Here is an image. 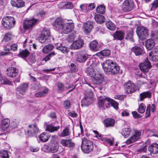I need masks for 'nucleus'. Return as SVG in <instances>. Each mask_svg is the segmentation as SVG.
<instances>
[{"instance_id": "1", "label": "nucleus", "mask_w": 158, "mask_h": 158, "mask_svg": "<svg viewBox=\"0 0 158 158\" xmlns=\"http://www.w3.org/2000/svg\"><path fill=\"white\" fill-rule=\"evenodd\" d=\"M102 66L106 72H110L112 74H117L120 70L119 66L115 62L110 60H107L103 62Z\"/></svg>"}, {"instance_id": "2", "label": "nucleus", "mask_w": 158, "mask_h": 158, "mask_svg": "<svg viewBox=\"0 0 158 158\" xmlns=\"http://www.w3.org/2000/svg\"><path fill=\"white\" fill-rule=\"evenodd\" d=\"M81 148L83 153L88 154L93 151L94 148L93 143L92 141L83 138L82 140Z\"/></svg>"}, {"instance_id": "3", "label": "nucleus", "mask_w": 158, "mask_h": 158, "mask_svg": "<svg viewBox=\"0 0 158 158\" xmlns=\"http://www.w3.org/2000/svg\"><path fill=\"white\" fill-rule=\"evenodd\" d=\"M16 22L13 17L6 16L3 18L2 20V24L4 27L10 29L13 27Z\"/></svg>"}, {"instance_id": "4", "label": "nucleus", "mask_w": 158, "mask_h": 158, "mask_svg": "<svg viewBox=\"0 0 158 158\" xmlns=\"http://www.w3.org/2000/svg\"><path fill=\"white\" fill-rule=\"evenodd\" d=\"M136 32L139 38L141 40L146 39L148 36V30L143 26L137 27Z\"/></svg>"}, {"instance_id": "5", "label": "nucleus", "mask_w": 158, "mask_h": 158, "mask_svg": "<svg viewBox=\"0 0 158 158\" xmlns=\"http://www.w3.org/2000/svg\"><path fill=\"white\" fill-rule=\"evenodd\" d=\"M69 22H65L60 30H61L62 34H68L73 30L74 26L73 21L67 20Z\"/></svg>"}, {"instance_id": "6", "label": "nucleus", "mask_w": 158, "mask_h": 158, "mask_svg": "<svg viewBox=\"0 0 158 158\" xmlns=\"http://www.w3.org/2000/svg\"><path fill=\"white\" fill-rule=\"evenodd\" d=\"M50 34L49 31L46 29H44L41 31L38 38V40L42 43H47L50 42L49 38Z\"/></svg>"}, {"instance_id": "7", "label": "nucleus", "mask_w": 158, "mask_h": 158, "mask_svg": "<svg viewBox=\"0 0 158 158\" xmlns=\"http://www.w3.org/2000/svg\"><path fill=\"white\" fill-rule=\"evenodd\" d=\"M40 20L41 19L40 18L38 19L33 18L32 19H26L24 21L23 23L24 29L25 30L32 29L33 27L38 23V21Z\"/></svg>"}, {"instance_id": "8", "label": "nucleus", "mask_w": 158, "mask_h": 158, "mask_svg": "<svg viewBox=\"0 0 158 158\" xmlns=\"http://www.w3.org/2000/svg\"><path fill=\"white\" fill-rule=\"evenodd\" d=\"M28 84L23 83L18 86L16 89V94L18 98H20L24 95L28 88Z\"/></svg>"}, {"instance_id": "9", "label": "nucleus", "mask_w": 158, "mask_h": 158, "mask_svg": "<svg viewBox=\"0 0 158 158\" xmlns=\"http://www.w3.org/2000/svg\"><path fill=\"white\" fill-rule=\"evenodd\" d=\"M25 133L30 137L35 136L39 132L38 128L35 124L29 125Z\"/></svg>"}, {"instance_id": "10", "label": "nucleus", "mask_w": 158, "mask_h": 158, "mask_svg": "<svg viewBox=\"0 0 158 158\" xmlns=\"http://www.w3.org/2000/svg\"><path fill=\"white\" fill-rule=\"evenodd\" d=\"M57 136L56 135H52V141L56 143H52L48 147L47 149L50 152L54 153L56 152L58 150V147L57 145Z\"/></svg>"}, {"instance_id": "11", "label": "nucleus", "mask_w": 158, "mask_h": 158, "mask_svg": "<svg viewBox=\"0 0 158 158\" xmlns=\"http://www.w3.org/2000/svg\"><path fill=\"white\" fill-rule=\"evenodd\" d=\"M124 87L127 93L128 94L134 93L136 90L135 85L131 81L125 83L124 84Z\"/></svg>"}, {"instance_id": "12", "label": "nucleus", "mask_w": 158, "mask_h": 158, "mask_svg": "<svg viewBox=\"0 0 158 158\" xmlns=\"http://www.w3.org/2000/svg\"><path fill=\"white\" fill-rule=\"evenodd\" d=\"M134 6L133 0H126L123 3L122 7L124 11L129 12L133 9Z\"/></svg>"}, {"instance_id": "13", "label": "nucleus", "mask_w": 158, "mask_h": 158, "mask_svg": "<svg viewBox=\"0 0 158 158\" xmlns=\"http://www.w3.org/2000/svg\"><path fill=\"white\" fill-rule=\"evenodd\" d=\"M93 83L96 85H100L102 84L104 81L103 75L98 71H97L96 73L93 77Z\"/></svg>"}, {"instance_id": "14", "label": "nucleus", "mask_w": 158, "mask_h": 158, "mask_svg": "<svg viewBox=\"0 0 158 158\" xmlns=\"http://www.w3.org/2000/svg\"><path fill=\"white\" fill-rule=\"evenodd\" d=\"M110 98H106L105 96H100L98 99V105L99 108L105 109V107L106 108L108 107V99Z\"/></svg>"}, {"instance_id": "15", "label": "nucleus", "mask_w": 158, "mask_h": 158, "mask_svg": "<svg viewBox=\"0 0 158 158\" xmlns=\"http://www.w3.org/2000/svg\"><path fill=\"white\" fill-rule=\"evenodd\" d=\"M140 69L144 72H148L151 68L150 63L148 58H146L145 61L139 65Z\"/></svg>"}, {"instance_id": "16", "label": "nucleus", "mask_w": 158, "mask_h": 158, "mask_svg": "<svg viewBox=\"0 0 158 158\" xmlns=\"http://www.w3.org/2000/svg\"><path fill=\"white\" fill-rule=\"evenodd\" d=\"M141 135V132L140 131H135L133 135L126 141V143L129 144L137 141L140 138Z\"/></svg>"}, {"instance_id": "17", "label": "nucleus", "mask_w": 158, "mask_h": 158, "mask_svg": "<svg viewBox=\"0 0 158 158\" xmlns=\"http://www.w3.org/2000/svg\"><path fill=\"white\" fill-rule=\"evenodd\" d=\"M149 59L153 61H158V49L154 48L149 54Z\"/></svg>"}, {"instance_id": "18", "label": "nucleus", "mask_w": 158, "mask_h": 158, "mask_svg": "<svg viewBox=\"0 0 158 158\" xmlns=\"http://www.w3.org/2000/svg\"><path fill=\"white\" fill-rule=\"evenodd\" d=\"M93 27V23L91 21H88L84 24L83 30L85 33L88 34L91 31Z\"/></svg>"}, {"instance_id": "19", "label": "nucleus", "mask_w": 158, "mask_h": 158, "mask_svg": "<svg viewBox=\"0 0 158 158\" xmlns=\"http://www.w3.org/2000/svg\"><path fill=\"white\" fill-rule=\"evenodd\" d=\"M65 23L62 19L58 18L53 22V25L57 29L60 30Z\"/></svg>"}, {"instance_id": "20", "label": "nucleus", "mask_w": 158, "mask_h": 158, "mask_svg": "<svg viewBox=\"0 0 158 158\" xmlns=\"http://www.w3.org/2000/svg\"><path fill=\"white\" fill-rule=\"evenodd\" d=\"M7 75L10 77H15L18 74V70L14 67H9L7 69Z\"/></svg>"}, {"instance_id": "21", "label": "nucleus", "mask_w": 158, "mask_h": 158, "mask_svg": "<svg viewBox=\"0 0 158 158\" xmlns=\"http://www.w3.org/2000/svg\"><path fill=\"white\" fill-rule=\"evenodd\" d=\"M11 5L18 8L23 7L24 6L25 2L22 0H11Z\"/></svg>"}, {"instance_id": "22", "label": "nucleus", "mask_w": 158, "mask_h": 158, "mask_svg": "<svg viewBox=\"0 0 158 158\" xmlns=\"http://www.w3.org/2000/svg\"><path fill=\"white\" fill-rule=\"evenodd\" d=\"M155 45V42L154 40L152 39H148L145 42V46L147 49L148 50H151Z\"/></svg>"}, {"instance_id": "23", "label": "nucleus", "mask_w": 158, "mask_h": 158, "mask_svg": "<svg viewBox=\"0 0 158 158\" xmlns=\"http://www.w3.org/2000/svg\"><path fill=\"white\" fill-rule=\"evenodd\" d=\"M132 51L135 53L136 56L143 55L144 52L143 48L138 46H135L133 47Z\"/></svg>"}, {"instance_id": "24", "label": "nucleus", "mask_w": 158, "mask_h": 158, "mask_svg": "<svg viewBox=\"0 0 158 158\" xmlns=\"http://www.w3.org/2000/svg\"><path fill=\"white\" fill-rule=\"evenodd\" d=\"M148 150L153 154H156L158 152V144L153 143L148 148Z\"/></svg>"}, {"instance_id": "25", "label": "nucleus", "mask_w": 158, "mask_h": 158, "mask_svg": "<svg viewBox=\"0 0 158 158\" xmlns=\"http://www.w3.org/2000/svg\"><path fill=\"white\" fill-rule=\"evenodd\" d=\"M125 33L122 31H116L113 35V36L115 39L121 40H123L124 36Z\"/></svg>"}, {"instance_id": "26", "label": "nucleus", "mask_w": 158, "mask_h": 158, "mask_svg": "<svg viewBox=\"0 0 158 158\" xmlns=\"http://www.w3.org/2000/svg\"><path fill=\"white\" fill-rule=\"evenodd\" d=\"M10 120L8 118L3 119L1 122V128L3 131H5L9 127L10 124Z\"/></svg>"}, {"instance_id": "27", "label": "nucleus", "mask_w": 158, "mask_h": 158, "mask_svg": "<svg viewBox=\"0 0 158 158\" xmlns=\"http://www.w3.org/2000/svg\"><path fill=\"white\" fill-rule=\"evenodd\" d=\"M89 47L92 50L95 51L99 50L100 48L99 44L96 40L91 42L89 44Z\"/></svg>"}, {"instance_id": "28", "label": "nucleus", "mask_w": 158, "mask_h": 158, "mask_svg": "<svg viewBox=\"0 0 158 158\" xmlns=\"http://www.w3.org/2000/svg\"><path fill=\"white\" fill-rule=\"evenodd\" d=\"M110 50L105 49L97 53L96 55L97 56H99L101 58H102L104 57L108 56L110 54Z\"/></svg>"}, {"instance_id": "29", "label": "nucleus", "mask_w": 158, "mask_h": 158, "mask_svg": "<svg viewBox=\"0 0 158 158\" xmlns=\"http://www.w3.org/2000/svg\"><path fill=\"white\" fill-rule=\"evenodd\" d=\"M60 143L62 145L68 147H73L74 146V143L71 142V139H62Z\"/></svg>"}, {"instance_id": "30", "label": "nucleus", "mask_w": 158, "mask_h": 158, "mask_svg": "<svg viewBox=\"0 0 158 158\" xmlns=\"http://www.w3.org/2000/svg\"><path fill=\"white\" fill-rule=\"evenodd\" d=\"M115 120L112 118H108L104 120L106 127H113L115 124Z\"/></svg>"}, {"instance_id": "31", "label": "nucleus", "mask_w": 158, "mask_h": 158, "mask_svg": "<svg viewBox=\"0 0 158 158\" xmlns=\"http://www.w3.org/2000/svg\"><path fill=\"white\" fill-rule=\"evenodd\" d=\"M92 102V99L89 98H83L81 102V106H88Z\"/></svg>"}, {"instance_id": "32", "label": "nucleus", "mask_w": 158, "mask_h": 158, "mask_svg": "<svg viewBox=\"0 0 158 158\" xmlns=\"http://www.w3.org/2000/svg\"><path fill=\"white\" fill-rule=\"evenodd\" d=\"M99 137H100V138H98L99 139H100L102 141L107 142L109 143L110 146L112 145L114 141V139L113 137H112L111 138H106L101 135H99Z\"/></svg>"}, {"instance_id": "33", "label": "nucleus", "mask_w": 158, "mask_h": 158, "mask_svg": "<svg viewBox=\"0 0 158 158\" xmlns=\"http://www.w3.org/2000/svg\"><path fill=\"white\" fill-rule=\"evenodd\" d=\"M152 94L149 91L144 92L140 94V101H142L146 98H150Z\"/></svg>"}, {"instance_id": "34", "label": "nucleus", "mask_w": 158, "mask_h": 158, "mask_svg": "<svg viewBox=\"0 0 158 158\" xmlns=\"http://www.w3.org/2000/svg\"><path fill=\"white\" fill-rule=\"evenodd\" d=\"M60 126H59L54 127L52 125L48 124L46 125V131H48L49 132H52L54 131H56L59 129Z\"/></svg>"}, {"instance_id": "35", "label": "nucleus", "mask_w": 158, "mask_h": 158, "mask_svg": "<svg viewBox=\"0 0 158 158\" xmlns=\"http://www.w3.org/2000/svg\"><path fill=\"white\" fill-rule=\"evenodd\" d=\"M94 19L96 22L99 24H102L104 22L105 18L104 16L100 15H95Z\"/></svg>"}, {"instance_id": "36", "label": "nucleus", "mask_w": 158, "mask_h": 158, "mask_svg": "<svg viewBox=\"0 0 158 158\" xmlns=\"http://www.w3.org/2000/svg\"><path fill=\"white\" fill-rule=\"evenodd\" d=\"M48 92V88H45L42 91H39L35 93V96L37 97H44L47 94Z\"/></svg>"}, {"instance_id": "37", "label": "nucleus", "mask_w": 158, "mask_h": 158, "mask_svg": "<svg viewBox=\"0 0 158 158\" xmlns=\"http://www.w3.org/2000/svg\"><path fill=\"white\" fill-rule=\"evenodd\" d=\"M97 71L92 67H89L87 69V73L91 77L93 78L97 73Z\"/></svg>"}, {"instance_id": "38", "label": "nucleus", "mask_w": 158, "mask_h": 158, "mask_svg": "<svg viewBox=\"0 0 158 158\" xmlns=\"http://www.w3.org/2000/svg\"><path fill=\"white\" fill-rule=\"evenodd\" d=\"M10 48L8 47L6 45L4 46V49L3 51L0 52V56H3L10 55Z\"/></svg>"}, {"instance_id": "39", "label": "nucleus", "mask_w": 158, "mask_h": 158, "mask_svg": "<svg viewBox=\"0 0 158 158\" xmlns=\"http://www.w3.org/2000/svg\"><path fill=\"white\" fill-rule=\"evenodd\" d=\"M131 132L130 128H124L122 129L121 134L125 138H127L130 135Z\"/></svg>"}, {"instance_id": "40", "label": "nucleus", "mask_w": 158, "mask_h": 158, "mask_svg": "<svg viewBox=\"0 0 158 158\" xmlns=\"http://www.w3.org/2000/svg\"><path fill=\"white\" fill-rule=\"evenodd\" d=\"M107 100L108 101V105L111 104V106L116 110L118 109V102L110 98L108 99Z\"/></svg>"}, {"instance_id": "41", "label": "nucleus", "mask_w": 158, "mask_h": 158, "mask_svg": "<svg viewBox=\"0 0 158 158\" xmlns=\"http://www.w3.org/2000/svg\"><path fill=\"white\" fill-rule=\"evenodd\" d=\"M49 138V136L45 132L42 133L39 136L40 140L43 142H46L47 141Z\"/></svg>"}, {"instance_id": "42", "label": "nucleus", "mask_w": 158, "mask_h": 158, "mask_svg": "<svg viewBox=\"0 0 158 158\" xmlns=\"http://www.w3.org/2000/svg\"><path fill=\"white\" fill-rule=\"evenodd\" d=\"M54 48V46L52 45L48 44L46 45L43 49V52L44 53H46L48 51H51Z\"/></svg>"}, {"instance_id": "43", "label": "nucleus", "mask_w": 158, "mask_h": 158, "mask_svg": "<svg viewBox=\"0 0 158 158\" xmlns=\"http://www.w3.org/2000/svg\"><path fill=\"white\" fill-rule=\"evenodd\" d=\"M13 37V35L11 32H8L6 33L4 37V40L6 41L10 40Z\"/></svg>"}, {"instance_id": "44", "label": "nucleus", "mask_w": 158, "mask_h": 158, "mask_svg": "<svg viewBox=\"0 0 158 158\" xmlns=\"http://www.w3.org/2000/svg\"><path fill=\"white\" fill-rule=\"evenodd\" d=\"M29 53V52L27 49H25L20 52L19 55L20 57L24 58L28 56Z\"/></svg>"}, {"instance_id": "45", "label": "nucleus", "mask_w": 158, "mask_h": 158, "mask_svg": "<svg viewBox=\"0 0 158 158\" xmlns=\"http://www.w3.org/2000/svg\"><path fill=\"white\" fill-rule=\"evenodd\" d=\"M106 26L107 28L110 30L113 31L115 29V25L110 21H108L106 22Z\"/></svg>"}, {"instance_id": "46", "label": "nucleus", "mask_w": 158, "mask_h": 158, "mask_svg": "<svg viewBox=\"0 0 158 158\" xmlns=\"http://www.w3.org/2000/svg\"><path fill=\"white\" fill-rule=\"evenodd\" d=\"M56 49L60 50L64 53H67L68 52L67 47L65 46H63L61 44H60L59 46H57L56 48Z\"/></svg>"}, {"instance_id": "47", "label": "nucleus", "mask_w": 158, "mask_h": 158, "mask_svg": "<svg viewBox=\"0 0 158 158\" xmlns=\"http://www.w3.org/2000/svg\"><path fill=\"white\" fill-rule=\"evenodd\" d=\"M105 7L103 5H100L98 6L96 9L97 13L103 14L105 12Z\"/></svg>"}, {"instance_id": "48", "label": "nucleus", "mask_w": 158, "mask_h": 158, "mask_svg": "<svg viewBox=\"0 0 158 158\" xmlns=\"http://www.w3.org/2000/svg\"><path fill=\"white\" fill-rule=\"evenodd\" d=\"M81 11L83 13H86L89 10V8L88 7V5L86 4H82L80 6Z\"/></svg>"}, {"instance_id": "49", "label": "nucleus", "mask_w": 158, "mask_h": 158, "mask_svg": "<svg viewBox=\"0 0 158 158\" xmlns=\"http://www.w3.org/2000/svg\"><path fill=\"white\" fill-rule=\"evenodd\" d=\"M0 158H9L7 151L6 150L0 151Z\"/></svg>"}, {"instance_id": "50", "label": "nucleus", "mask_w": 158, "mask_h": 158, "mask_svg": "<svg viewBox=\"0 0 158 158\" xmlns=\"http://www.w3.org/2000/svg\"><path fill=\"white\" fill-rule=\"evenodd\" d=\"M79 47V41L76 40L73 42L72 44L71 48L74 49H78Z\"/></svg>"}, {"instance_id": "51", "label": "nucleus", "mask_w": 158, "mask_h": 158, "mask_svg": "<svg viewBox=\"0 0 158 158\" xmlns=\"http://www.w3.org/2000/svg\"><path fill=\"white\" fill-rule=\"evenodd\" d=\"M145 105L143 103H142L139 106L138 111L140 113H143L145 110Z\"/></svg>"}, {"instance_id": "52", "label": "nucleus", "mask_w": 158, "mask_h": 158, "mask_svg": "<svg viewBox=\"0 0 158 158\" xmlns=\"http://www.w3.org/2000/svg\"><path fill=\"white\" fill-rule=\"evenodd\" d=\"M56 85L57 86L58 90L60 91H63L64 90V87L63 84L60 82H58Z\"/></svg>"}, {"instance_id": "53", "label": "nucleus", "mask_w": 158, "mask_h": 158, "mask_svg": "<svg viewBox=\"0 0 158 158\" xmlns=\"http://www.w3.org/2000/svg\"><path fill=\"white\" fill-rule=\"evenodd\" d=\"M69 135V129L68 128L64 129L61 133V135L62 137L68 135Z\"/></svg>"}, {"instance_id": "54", "label": "nucleus", "mask_w": 158, "mask_h": 158, "mask_svg": "<svg viewBox=\"0 0 158 158\" xmlns=\"http://www.w3.org/2000/svg\"><path fill=\"white\" fill-rule=\"evenodd\" d=\"M150 105L149 104L147 107L145 113V117L146 118L149 117L150 115Z\"/></svg>"}, {"instance_id": "55", "label": "nucleus", "mask_w": 158, "mask_h": 158, "mask_svg": "<svg viewBox=\"0 0 158 158\" xmlns=\"http://www.w3.org/2000/svg\"><path fill=\"white\" fill-rule=\"evenodd\" d=\"M88 58L87 54H84L81 56V60L80 59V62H85Z\"/></svg>"}, {"instance_id": "56", "label": "nucleus", "mask_w": 158, "mask_h": 158, "mask_svg": "<svg viewBox=\"0 0 158 158\" xmlns=\"http://www.w3.org/2000/svg\"><path fill=\"white\" fill-rule=\"evenodd\" d=\"M70 68L72 72H76L78 71V69L75 64L72 63L70 66Z\"/></svg>"}, {"instance_id": "57", "label": "nucleus", "mask_w": 158, "mask_h": 158, "mask_svg": "<svg viewBox=\"0 0 158 158\" xmlns=\"http://www.w3.org/2000/svg\"><path fill=\"white\" fill-rule=\"evenodd\" d=\"M36 60L35 59V57L34 56H30L29 58L28 62L29 63H34L35 62Z\"/></svg>"}, {"instance_id": "58", "label": "nucleus", "mask_w": 158, "mask_h": 158, "mask_svg": "<svg viewBox=\"0 0 158 158\" xmlns=\"http://www.w3.org/2000/svg\"><path fill=\"white\" fill-rule=\"evenodd\" d=\"M6 46L8 47H10V50L11 49L13 51H16L17 49V45L16 44H13L11 45H7Z\"/></svg>"}, {"instance_id": "59", "label": "nucleus", "mask_w": 158, "mask_h": 158, "mask_svg": "<svg viewBox=\"0 0 158 158\" xmlns=\"http://www.w3.org/2000/svg\"><path fill=\"white\" fill-rule=\"evenodd\" d=\"M64 106L66 109H69L71 106L70 102L68 100H65L64 102Z\"/></svg>"}, {"instance_id": "60", "label": "nucleus", "mask_w": 158, "mask_h": 158, "mask_svg": "<svg viewBox=\"0 0 158 158\" xmlns=\"http://www.w3.org/2000/svg\"><path fill=\"white\" fill-rule=\"evenodd\" d=\"M151 35L154 39L158 38V31H152Z\"/></svg>"}, {"instance_id": "61", "label": "nucleus", "mask_w": 158, "mask_h": 158, "mask_svg": "<svg viewBox=\"0 0 158 158\" xmlns=\"http://www.w3.org/2000/svg\"><path fill=\"white\" fill-rule=\"evenodd\" d=\"M125 97L126 96L124 95H116L114 96V98L122 100H123Z\"/></svg>"}, {"instance_id": "62", "label": "nucleus", "mask_w": 158, "mask_h": 158, "mask_svg": "<svg viewBox=\"0 0 158 158\" xmlns=\"http://www.w3.org/2000/svg\"><path fill=\"white\" fill-rule=\"evenodd\" d=\"M64 9H72L73 7V5L70 2H66L65 5L64 6Z\"/></svg>"}, {"instance_id": "63", "label": "nucleus", "mask_w": 158, "mask_h": 158, "mask_svg": "<svg viewBox=\"0 0 158 158\" xmlns=\"http://www.w3.org/2000/svg\"><path fill=\"white\" fill-rule=\"evenodd\" d=\"M152 9H155L158 7V0H155L152 4Z\"/></svg>"}, {"instance_id": "64", "label": "nucleus", "mask_w": 158, "mask_h": 158, "mask_svg": "<svg viewBox=\"0 0 158 158\" xmlns=\"http://www.w3.org/2000/svg\"><path fill=\"white\" fill-rule=\"evenodd\" d=\"M39 149L38 147H31L30 148V150L33 152H37Z\"/></svg>"}]
</instances>
